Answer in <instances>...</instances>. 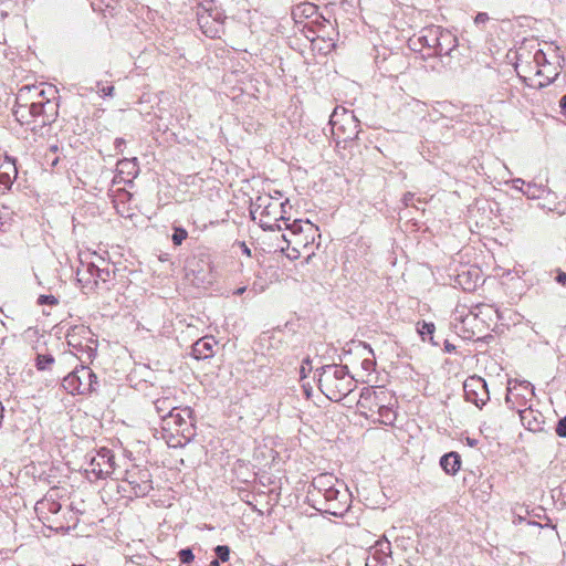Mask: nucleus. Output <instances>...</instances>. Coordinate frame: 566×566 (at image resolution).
I'll use <instances>...</instances> for the list:
<instances>
[{
    "instance_id": "f257e3e1",
    "label": "nucleus",
    "mask_w": 566,
    "mask_h": 566,
    "mask_svg": "<svg viewBox=\"0 0 566 566\" xmlns=\"http://www.w3.org/2000/svg\"><path fill=\"white\" fill-rule=\"evenodd\" d=\"M289 199L280 202L279 198L271 195L258 196L253 201L250 213L254 221L264 230H279L284 228V221L290 222V218L285 217Z\"/></svg>"
},
{
    "instance_id": "f03ea898",
    "label": "nucleus",
    "mask_w": 566,
    "mask_h": 566,
    "mask_svg": "<svg viewBox=\"0 0 566 566\" xmlns=\"http://www.w3.org/2000/svg\"><path fill=\"white\" fill-rule=\"evenodd\" d=\"M285 231L282 239L286 243L287 258L296 260L301 256L302 251L311 249L316 238H321L318 228L308 220H294L293 222L284 221ZM285 250L284 247L281 248Z\"/></svg>"
},
{
    "instance_id": "7ed1b4c3",
    "label": "nucleus",
    "mask_w": 566,
    "mask_h": 566,
    "mask_svg": "<svg viewBox=\"0 0 566 566\" xmlns=\"http://www.w3.org/2000/svg\"><path fill=\"white\" fill-rule=\"evenodd\" d=\"M321 391L333 401H339L352 391L353 379L347 366L326 365L318 375Z\"/></svg>"
},
{
    "instance_id": "20e7f679",
    "label": "nucleus",
    "mask_w": 566,
    "mask_h": 566,
    "mask_svg": "<svg viewBox=\"0 0 566 566\" xmlns=\"http://www.w3.org/2000/svg\"><path fill=\"white\" fill-rule=\"evenodd\" d=\"M332 134L337 144L353 142L359 134V122L353 112L337 106L329 117Z\"/></svg>"
},
{
    "instance_id": "39448f33",
    "label": "nucleus",
    "mask_w": 566,
    "mask_h": 566,
    "mask_svg": "<svg viewBox=\"0 0 566 566\" xmlns=\"http://www.w3.org/2000/svg\"><path fill=\"white\" fill-rule=\"evenodd\" d=\"M62 386L71 395H87L96 390L98 380L90 367L81 365L63 378Z\"/></svg>"
},
{
    "instance_id": "423d86ee",
    "label": "nucleus",
    "mask_w": 566,
    "mask_h": 566,
    "mask_svg": "<svg viewBox=\"0 0 566 566\" xmlns=\"http://www.w3.org/2000/svg\"><path fill=\"white\" fill-rule=\"evenodd\" d=\"M57 91L54 86L40 87L36 85H25L19 90L17 96L18 106L14 111V115L19 122L25 119L27 114V102H44L45 99L56 98Z\"/></svg>"
},
{
    "instance_id": "0eeeda50",
    "label": "nucleus",
    "mask_w": 566,
    "mask_h": 566,
    "mask_svg": "<svg viewBox=\"0 0 566 566\" xmlns=\"http://www.w3.org/2000/svg\"><path fill=\"white\" fill-rule=\"evenodd\" d=\"M314 502L319 505L318 511L334 516H343L349 507L350 495L345 485L343 488L335 486Z\"/></svg>"
},
{
    "instance_id": "6e6552de",
    "label": "nucleus",
    "mask_w": 566,
    "mask_h": 566,
    "mask_svg": "<svg viewBox=\"0 0 566 566\" xmlns=\"http://www.w3.org/2000/svg\"><path fill=\"white\" fill-rule=\"evenodd\" d=\"M387 398V392L381 389L374 388H364L360 394L359 402L361 406H366L365 403H369V409L376 407L378 409L379 421L384 424H391L396 419L395 411L388 406L385 405Z\"/></svg>"
},
{
    "instance_id": "1a4fd4ad",
    "label": "nucleus",
    "mask_w": 566,
    "mask_h": 566,
    "mask_svg": "<svg viewBox=\"0 0 566 566\" xmlns=\"http://www.w3.org/2000/svg\"><path fill=\"white\" fill-rule=\"evenodd\" d=\"M534 395V387L530 381L509 379L505 402L510 409L527 408V403Z\"/></svg>"
},
{
    "instance_id": "9d476101",
    "label": "nucleus",
    "mask_w": 566,
    "mask_h": 566,
    "mask_svg": "<svg viewBox=\"0 0 566 566\" xmlns=\"http://www.w3.org/2000/svg\"><path fill=\"white\" fill-rule=\"evenodd\" d=\"M124 481L135 496H145L153 490L151 474L146 468L133 467L126 470Z\"/></svg>"
},
{
    "instance_id": "9b49d317",
    "label": "nucleus",
    "mask_w": 566,
    "mask_h": 566,
    "mask_svg": "<svg viewBox=\"0 0 566 566\" xmlns=\"http://www.w3.org/2000/svg\"><path fill=\"white\" fill-rule=\"evenodd\" d=\"M115 470L114 455L109 449L102 448L90 458L87 473H92L96 479H105Z\"/></svg>"
},
{
    "instance_id": "f8f14e48",
    "label": "nucleus",
    "mask_w": 566,
    "mask_h": 566,
    "mask_svg": "<svg viewBox=\"0 0 566 566\" xmlns=\"http://www.w3.org/2000/svg\"><path fill=\"white\" fill-rule=\"evenodd\" d=\"M465 400L481 408L490 399L486 382L479 376L469 377L463 382Z\"/></svg>"
},
{
    "instance_id": "ddd939ff",
    "label": "nucleus",
    "mask_w": 566,
    "mask_h": 566,
    "mask_svg": "<svg viewBox=\"0 0 566 566\" xmlns=\"http://www.w3.org/2000/svg\"><path fill=\"white\" fill-rule=\"evenodd\" d=\"M428 34L421 36L424 44L429 48H433L437 54H448L449 51L454 46L446 48L443 42L451 44L454 42L453 36L449 32L442 31L440 28H430L427 30Z\"/></svg>"
},
{
    "instance_id": "4468645a",
    "label": "nucleus",
    "mask_w": 566,
    "mask_h": 566,
    "mask_svg": "<svg viewBox=\"0 0 566 566\" xmlns=\"http://www.w3.org/2000/svg\"><path fill=\"white\" fill-rule=\"evenodd\" d=\"M339 486L343 488L344 483L339 482L333 474L331 473H322L313 479L312 485L308 490V495L313 501H317L318 497L326 494L333 488Z\"/></svg>"
},
{
    "instance_id": "2eb2a0df",
    "label": "nucleus",
    "mask_w": 566,
    "mask_h": 566,
    "mask_svg": "<svg viewBox=\"0 0 566 566\" xmlns=\"http://www.w3.org/2000/svg\"><path fill=\"white\" fill-rule=\"evenodd\" d=\"M190 416V411L188 409L180 410L176 408L167 413V416H161L163 429L167 431H171L175 433H184V426L187 424V419Z\"/></svg>"
},
{
    "instance_id": "dca6fc26",
    "label": "nucleus",
    "mask_w": 566,
    "mask_h": 566,
    "mask_svg": "<svg viewBox=\"0 0 566 566\" xmlns=\"http://www.w3.org/2000/svg\"><path fill=\"white\" fill-rule=\"evenodd\" d=\"M88 334H91L90 329L84 326L73 327L66 334V342L70 347L76 350L75 355H77V353H86L87 358L90 359L94 355V349L88 345H83L78 340V336Z\"/></svg>"
},
{
    "instance_id": "f3484780",
    "label": "nucleus",
    "mask_w": 566,
    "mask_h": 566,
    "mask_svg": "<svg viewBox=\"0 0 566 566\" xmlns=\"http://www.w3.org/2000/svg\"><path fill=\"white\" fill-rule=\"evenodd\" d=\"M95 271L96 264L94 262H86L81 259V265L77 268L76 277L83 289L93 290L97 286Z\"/></svg>"
},
{
    "instance_id": "a211bd4d",
    "label": "nucleus",
    "mask_w": 566,
    "mask_h": 566,
    "mask_svg": "<svg viewBox=\"0 0 566 566\" xmlns=\"http://www.w3.org/2000/svg\"><path fill=\"white\" fill-rule=\"evenodd\" d=\"M61 503L57 501V492L51 490L48 494L35 504V511L44 518H49L46 514H57L61 511Z\"/></svg>"
},
{
    "instance_id": "6ab92c4d",
    "label": "nucleus",
    "mask_w": 566,
    "mask_h": 566,
    "mask_svg": "<svg viewBox=\"0 0 566 566\" xmlns=\"http://www.w3.org/2000/svg\"><path fill=\"white\" fill-rule=\"evenodd\" d=\"M214 340L212 337L198 339L192 346V355L197 359H206L213 355Z\"/></svg>"
},
{
    "instance_id": "aec40b11",
    "label": "nucleus",
    "mask_w": 566,
    "mask_h": 566,
    "mask_svg": "<svg viewBox=\"0 0 566 566\" xmlns=\"http://www.w3.org/2000/svg\"><path fill=\"white\" fill-rule=\"evenodd\" d=\"M373 558L380 564H387V558L391 554V544L388 539L382 538L375 543L371 547Z\"/></svg>"
},
{
    "instance_id": "412c9836",
    "label": "nucleus",
    "mask_w": 566,
    "mask_h": 566,
    "mask_svg": "<svg viewBox=\"0 0 566 566\" xmlns=\"http://www.w3.org/2000/svg\"><path fill=\"white\" fill-rule=\"evenodd\" d=\"M440 465L446 473L455 474L461 465L460 455L457 452L447 453L440 459Z\"/></svg>"
},
{
    "instance_id": "4be33fe9",
    "label": "nucleus",
    "mask_w": 566,
    "mask_h": 566,
    "mask_svg": "<svg viewBox=\"0 0 566 566\" xmlns=\"http://www.w3.org/2000/svg\"><path fill=\"white\" fill-rule=\"evenodd\" d=\"M18 176V170L13 160H8V170L0 172L1 192L9 190Z\"/></svg>"
},
{
    "instance_id": "5701e85b",
    "label": "nucleus",
    "mask_w": 566,
    "mask_h": 566,
    "mask_svg": "<svg viewBox=\"0 0 566 566\" xmlns=\"http://www.w3.org/2000/svg\"><path fill=\"white\" fill-rule=\"evenodd\" d=\"M116 170H117L118 175H126L128 178H135L138 172L137 159L136 158H132V159L125 158V159L118 160Z\"/></svg>"
},
{
    "instance_id": "b1692460",
    "label": "nucleus",
    "mask_w": 566,
    "mask_h": 566,
    "mask_svg": "<svg viewBox=\"0 0 566 566\" xmlns=\"http://www.w3.org/2000/svg\"><path fill=\"white\" fill-rule=\"evenodd\" d=\"M521 421L524 426H527L528 430L536 431L539 428V421L533 415L534 411L531 407L517 410Z\"/></svg>"
},
{
    "instance_id": "393cba45",
    "label": "nucleus",
    "mask_w": 566,
    "mask_h": 566,
    "mask_svg": "<svg viewBox=\"0 0 566 566\" xmlns=\"http://www.w3.org/2000/svg\"><path fill=\"white\" fill-rule=\"evenodd\" d=\"M417 331L421 336L422 340H429L432 345H438V343L433 340V334L436 331V326L433 323H429L426 321L419 322L417 324Z\"/></svg>"
},
{
    "instance_id": "a878e982",
    "label": "nucleus",
    "mask_w": 566,
    "mask_h": 566,
    "mask_svg": "<svg viewBox=\"0 0 566 566\" xmlns=\"http://www.w3.org/2000/svg\"><path fill=\"white\" fill-rule=\"evenodd\" d=\"M154 408L158 415V417L161 418V416H167V413L171 410H175L176 407L174 406L172 401L169 398H160L154 401Z\"/></svg>"
},
{
    "instance_id": "bb28decb",
    "label": "nucleus",
    "mask_w": 566,
    "mask_h": 566,
    "mask_svg": "<svg viewBox=\"0 0 566 566\" xmlns=\"http://www.w3.org/2000/svg\"><path fill=\"white\" fill-rule=\"evenodd\" d=\"M43 124L51 123L57 114V103L55 98L44 101Z\"/></svg>"
},
{
    "instance_id": "cd10ccee",
    "label": "nucleus",
    "mask_w": 566,
    "mask_h": 566,
    "mask_svg": "<svg viewBox=\"0 0 566 566\" xmlns=\"http://www.w3.org/2000/svg\"><path fill=\"white\" fill-rule=\"evenodd\" d=\"M525 186L526 188L523 190V195L528 199H539L546 191L545 187L533 182H525Z\"/></svg>"
},
{
    "instance_id": "c85d7f7f",
    "label": "nucleus",
    "mask_w": 566,
    "mask_h": 566,
    "mask_svg": "<svg viewBox=\"0 0 566 566\" xmlns=\"http://www.w3.org/2000/svg\"><path fill=\"white\" fill-rule=\"evenodd\" d=\"M536 76L538 77H544V80H539L537 82V85L539 87H543V86H546L548 84H551L557 76V73L554 72L553 70H549L547 66H543V69H538L536 71Z\"/></svg>"
},
{
    "instance_id": "c756f323",
    "label": "nucleus",
    "mask_w": 566,
    "mask_h": 566,
    "mask_svg": "<svg viewBox=\"0 0 566 566\" xmlns=\"http://www.w3.org/2000/svg\"><path fill=\"white\" fill-rule=\"evenodd\" d=\"M54 363V357L50 354H38L35 358V366L39 370L50 369Z\"/></svg>"
},
{
    "instance_id": "7c9ffc66",
    "label": "nucleus",
    "mask_w": 566,
    "mask_h": 566,
    "mask_svg": "<svg viewBox=\"0 0 566 566\" xmlns=\"http://www.w3.org/2000/svg\"><path fill=\"white\" fill-rule=\"evenodd\" d=\"M44 102H34V101H29L27 102V112L32 116V117H39V116H43L44 114Z\"/></svg>"
},
{
    "instance_id": "2f4dec72",
    "label": "nucleus",
    "mask_w": 566,
    "mask_h": 566,
    "mask_svg": "<svg viewBox=\"0 0 566 566\" xmlns=\"http://www.w3.org/2000/svg\"><path fill=\"white\" fill-rule=\"evenodd\" d=\"M188 237V232L181 227H175L171 240L175 245H180Z\"/></svg>"
},
{
    "instance_id": "473e14b6",
    "label": "nucleus",
    "mask_w": 566,
    "mask_h": 566,
    "mask_svg": "<svg viewBox=\"0 0 566 566\" xmlns=\"http://www.w3.org/2000/svg\"><path fill=\"white\" fill-rule=\"evenodd\" d=\"M214 553L217 555V559L221 562H228L230 558V548L227 545H218L214 548Z\"/></svg>"
},
{
    "instance_id": "72a5a7b5",
    "label": "nucleus",
    "mask_w": 566,
    "mask_h": 566,
    "mask_svg": "<svg viewBox=\"0 0 566 566\" xmlns=\"http://www.w3.org/2000/svg\"><path fill=\"white\" fill-rule=\"evenodd\" d=\"M297 11H301L302 14L310 17L314 13L315 8L312 3H303L292 11L294 18L297 15Z\"/></svg>"
},
{
    "instance_id": "f704fd0d",
    "label": "nucleus",
    "mask_w": 566,
    "mask_h": 566,
    "mask_svg": "<svg viewBox=\"0 0 566 566\" xmlns=\"http://www.w3.org/2000/svg\"><path fill=\"white\" fill-rule=\"evenodd\" d=\"M178 557L182 564H189L195 559V555L190 548L180 549Z\"/></svg>"
},
{
    "instance_id": "c9c22d12",
    "label": "nucleus",
    "mask_w": 566,
    "mask_h": 566,
    "mask_svg": "<svg viewBox=\"0 0 566 566\" xmlns=\"http://www.w3.org/2000/svg\"><path fill=\"white\" fill-rule=\"evenodd\" d=\"M111 276V271L108 268H99L97 264H96V271H95V279L98 281H102V282H106L108 281Z\"/></svg>"
},
{
    "instance_id": "e433bc0d",
    "label": "nucleus",
    "mask_w": 566,
    "mask_h": 566,
    "mask_svg": "<svg viewBox=\"0 0 566 566\" xmlns=\"http://www.w3.org/2000/svg\"><path fill=\"white\" fill-rule=\"evenodd\" d=\"M207 23H208V21L206 20L205 17H200L199 18V24L203 29V33H206L210 38L219 36V32H220L219 28H216V29H205Z\"/></svg>"
},
{
    "instance_id": "4c0bfd02",
    "label": "nucleus",
    "mask_w": 566,
    "mask_h": 566,
    "mask_svg": "<svg viewBox=\"0 0 566 566\" xmlns=\"http://www.w3.org/2000/svg\"><path fill=\"white\" fill-rule=\"evenodd\" d=\"M38 303L41 305H43V304L56 305L59 303V301L53 295H40L38 298Z\"/></svg>"
},
{
    "instance_id": "58836bf2",
    "label": "nucleus",
    "mask_w": 566,
    "mask_h": 566,
    "mask_svg": "<svg viewBox=\"0 0 566 566\" xmlns=\"http://www.w3.org/2000/svg\"><path fill=\"white\" fill-rule=\"evenodd\" d=\"M556 433L562 438H566V416L557 422Z\"/></svg>"
},
{
    "instance_id": "ea45409f",
    "label": "nucleus",
    "mask_w": 566,
    "mask_h": 566,
    "mask_svg": "<svg viewBox=\"0 0 566 566\" xmlns=\"http://www.w3.org/2000/svg\"><path fill=\"white\" fill-rule=\"evenodd\" d=\"M555 281L560 285H565L566 284V272L562 271L560 269L556 270Z\"/></svg>"
},
{
    "instance_id": "a19ab883",
    "label": "nucleus",
    "mask_w": 566,
    "mask_h": 566,
    "mask_svg": "<svg viewBox=\"0 0 566 566\" xmlns=\"http://www.w3.org/2000/svg\"><path fill=\"white\" fill-rule=\"evenodd\" d=\"M513 188L521 191L523 193L525 181L521 178H515L512 180Z\"/></svg>"
},
{
    "instance_id": "79ce46f5",
    "label": "nucleus",
    "mask_w": 566,
    "mask_h": 566,
    "mask_svg": "<svg viewBox=\"0 0 566 566\" xmlns=\"http://www.w3.org/2000/svg\"><path fill=\"white\" fill-rule=\"evenodd\" d=\"M489 20V15L484 12H480L476 14L475 19H474V22L476 24H480V23H484Z\"/></svg>"
},
{
    "instance_id": "37998d69",
    "label": "nucleus",
    "mask_w": 566,
    "mask_h": 566,
    "mask_svg": "<svg viewBox=\"0 0 566 566\" xmlns=\"http://www.w3.org/2000/svg\"><path fill=\"white\" fill-rule=\"evenodd\" d=\"M101 93L104 96H113V94H114V86L102 87Z\"/></svg>"
},
{
    "instance_id": "c03bdc74",
    "label": "nucleus",
    "mask_w": 566,
    "mask_h": 566,
    "mask_svg": "<svg viewBox=\"0 0 566 566\" xmlns=\"http://www.w3.org/2000/svg\"><path fill=\"white\" fill-rule=\"evenodd\" d=\"M476 321V316L475 315H467L463 319H462V324H471L472 322H475Z\"/></svg>"
},
{
    "instance_id": "a18cd8bd",
    "label": "nucleus",
    "mask_w": 566,
    "mask_h": 566,
    "mask_svg": "<svg viewBox=\"0 0 566 566\" xmlns=\"http://www.w3.org/2000/svg\"><path fill=\"white\" fill-rule=\"evenodd\" d=\"M534 59L536 63L539 64L542 60H545V54L539 50L535 53Z\"/></svg>"
},
{
    "instance_id": "49530a36",
    "label": "nucleus",
    "mask_w": 566,
    "mask_h": 566,
    "mask_svg": "<svg viewBox=\"0 0 566 566\" xmlns=\"http://www.w3.org/2000/svg\"><path fill=\"white\" fill-rule=\"evenodd\" d=\"M559 107L562 109V113L566 115V95L562 96L559 101Z\"/></svg>"
},
{
    "instance_id": "de8ad7c7",
    "label": "nucleus",
    "mask_w": 566,
    "mask_h": 566,
    "mask_svg": "<svg viewBox=\"0 0 566 566\" xmlns=\"http://www.w3.org/2000/svg\"><path fill=\"white\" fill-rule=\"evenodd\" d=\"M444 348H446V352H447V353H452V352L455 349V347H454L453 345H451V344H450L449 342H447V340H446V343H444Z\"/></svg>"
},
{
    "instance_id": "09e8293b",
    "label": "nucleus",
    "mask_w": 566,
    "mask_h": 566,
    "mask_svg": "<svg viewBox=\"0 0 566 566\" xmlns=\"http://www.w3.org/2000/svg\"><path fill=\"white\" fill-rule=\"evenodd\" d=\"M247 287L245 286H242V287H239L234 291V294L235 295H242L244 292H245Z\"/></svg>"
},
{
    "instance_id": "8fccbe9b",
    "label": "nucleus",
    "mask_w": 566,
    "mask_h": 566,
    "mask_svg": "<svg viewBox=\"0 0 566 566\" xmlns=\"http://www.w3.org/2000/svg\"><path fill=\"white\" fill-rule=\"evenodd\" d=\"M371 364H373V363H371L370 360L365 359V360L363 361V367H364L365 369H369V367L371 366Z\"/></svg>"
},
{
    "instance_id": "3c124183",
    "label": "nucleus",
    "mask_w": 566,
    "mask_h": 566,
    "mask_svg": "<svg viewBox=\"0 0 566 566\" xmlns=\"http://www.w3.org/2000/svg\"><path fill=\"white\" fill-rule=\"evenodd\" d=\"M124 143H125V142H124V139H122V138H117V139L115 140L116 148H118V149H119V147H120L122 145H124Z\"/></svg>"
},
{
    "instance_id": "603ef678",
    "label": "nucleus",
    "mask_w": 566,
    "mask_h": 566,
    "mask_svg": "<svg viewBox=\"0 0 566 566\" xmlns=\"http://www.w3.org/2000/svg\"><path fill=\"white\" fill-rule=\"evenodd\" d=\"M473 336H474V333L473 332H469V331L467 332V334L464 333L462 335L463 338H468V339L472 338Z\"/></svg>"
},
{
    "instance_id": "864d4df0",
    "label": "nucleus",
    "mask_w": 566,
    "mask_h": 566,
    "mask_svg": "<svg viewBox=\"0 0 566 566\" xmlns=\"http://www.w3.org/2000/svg\"><path fill=\"white\" fill-rule=\"evenodd\" d=\"M242 249H243V253H245L247 255H250V254H251V251H250V249L245 245V243H242Z\"/></svg>"
},
{
    "instance_id": "5fc2aeb1",
    "label": "nucleus",
    "mask_w": 566,
    "mask_h": 566,
    "mask_svg": "<svg viewBox=\"0 0 566 566\" xmlns=\"http://www.w3.org/2000/svg\"><path fill=\"white\" fill-rule=\"evenodd\" d=\"M209 566H220V560L216 558L210 562Z\"/></svg>"
},
{
    "instance_id": "6e6d98bb",
    "label": "nucleus",
    "mask_w": 566,
    "mask_h": 566,
    "mask_svg": "<svg viewBox=\"0 0 566 566\" xmlns=\"http://www.w3.org/2000/svg\"><path fill=\"white\" fill-rule=\"evenodd\" d=\"M411 197H412V195H410V193H409L408 196H406V197H405V201H406V205H407V206H408V200H410V198H411Z\"/></svg>"
},
{
    "instance_id": "4d7b16f0",
    "label": "nucleus",
    "mask_w": 566,
    "mask_h": 566,
    "mask_svg": "<svg viewBox=\"0 0 566 566\" xmlns=\"http://www.w3.org/2000/svg\"><path fill=\"white\" fill-rule=\"evenodd\" d=\"M8 160H11L9 157H6V164H2V167H6V165L8 166Z\"/></svg>"
}]
</instances>
